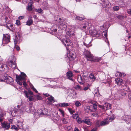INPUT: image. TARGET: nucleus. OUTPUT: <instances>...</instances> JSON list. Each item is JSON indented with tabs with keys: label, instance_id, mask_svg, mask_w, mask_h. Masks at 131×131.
Returning <instances> with one entry per match:
<instances>
[{
	"label": "nucleus",
	"instance_id": "412c9836",
	"mask_svg": "<svg viewBox=\"0 0 131 131\" xmlns=\"http://www.w3.org/2000/svg\"><path fill=\"white\" fill-rule=\"evenodd\" d=\"M101 2H100L101 4H102V5L103 8H108V4L105 2L104 0L103 1L102 0H101Z\"/></svg>",
	"mask_w": 131,
	"mask_h": 131
},
{
	"label": "nucleus",
	"instance_id": "cd10ccee",
	"mask_svg": "<svg viewBox=\"0 0 131 131\" xmlns=\"http://www.w3.org/2000/svg\"><path fill=\"white\" fill-rule=\"evenodd\" d=\"M88 73L87 72L84 71L83 73L82 77L85 80H86L88 77Z\"/></svg>",
	"mask_w": 131,
	"mask_h": 131
},
{
	"label": "nucleus",
	"instance_id": "4d7b16f0",
	"mask_svg": "<svg viewBox=\"0 0 131 131\" xmlns=\"http://www.w3.org/2000/svg\"><path fill=\"white\" fill-rule=\"evenodd\" d=\"M127 12L131 16V9H127Z\"/></svg>",
	"mask_w": 131,
	"mask_h": 131
},
{
	"label": "nucleus",
	"instance_id": "bf43d9fd",
	"mask_svg": "<svg viewBox=\"0 0 131 131\" xmlns=\"http://www.w3.org/2000/svg\"><path fill=\"white\" fill-rule=\"evenodd\" d=\"M16 24L17 25H19L20 24V21L18 20H17L16 21Z\"/></svg>",
	"mask_w": 131,
	"mask_h": 131
},
{
	"label": "nucleus",
	"instance_id": "e433bc0d",
	"mask_svg": "<svg viewBox=\"0 0 131 131\" xmlns=\"http://www.w3.org/2000/svg\"><path fill=\"white\" fill-rule=\"evenodd\" d=\"M61 120L62 121V122L63 124H67L68 123V121L67 119L64 118H62Z\"/></svg>",
	"mask_w": 131,
	"mask_h": 131
},
{
	"label": "nucleus",
	"instance_id": "aec40b11",
	"mask_svg": "<svg viewBox=\"0 0 131 131\" xmlns=\"http://www.w3.org/2000/svg\"><path fill=\"white\" fill-rule=\"evenodd\" d=\"M33 3L32 2H29L28 3V5L26 7V9L29 11H30L32 10V6Z\"/></svg>",
	"mask_w": 131,
	"mask_h": 131
},
{
	"label": "nucleus",
	"instance_id": "c85d7f7f",
	"mask_svg": "<svg viewBox=\"0 0 131 131\" xmlns=\"http://www.w3.org/2000/svg\"><path fill=\"white\" fill-rule=\"evenodd\" d=\"M59 105L60 106L63 107L69 106L68 103H60L59 104Z\"/></svg>",
	"mask_w": 131,
	"mask_h": 131
},
{
	"label": "nucleus",
	"instance_id": "5fc2aeb1",
	"mask_svg": "<svg viewBox=\"0 0 131 131\" xmlns=\"http://www.w3.org/2000/svg\"><path fill=\"white\" fill-rule=\"evenodd\" d=\"M11 129H14L15 130H17L18 129L17 127L14 125H13V126H12V127H11Z\"/></svg>",
	"mask_w": 131,
	"mask_h": 131
},
{
	"label": "nucleus",
	"instance_id": "680f3d73",
	"mask_svg": "<svg viewBox=\"0 0 131 131\" xmlns=\"http://www.w3.org/2000/svg\"><path fill=\"white\" fill-rule=\"evenodd\" d=\"M61 26H63L64 28H63V29L64 30V29H66L67 27V26L65 24H63V25H61Z\"/></svg>",
	"mask_w": 131,
	"mask_h": 131
},
{
	"label": "nucleus",
	"instance_id": "39448f33",
	"mask_svg": "<svg viewBox=\"0 0 131 131\" xmlns=\"http://www.w3.org/2000/svg\"><path fill=\"white\" fill-rule=\"evenodd\" d=\"M21 75H16V77L17 79L18 80L21 81L22 80L26 81V79H25L26 77H27L26 74L23 72H21Z\"/></svg>",
	"mask_w": 131,
	"mask_h": 131
},
{
	"label": "nucleus",
	"instance_id": "9d476101",
	"mask_svg": "<svg viewBox=\"0 0 131 131\" xmlns=\"http://www.w3.org/2000/svg\"><path fill=\"white\" fill-rule=\"evenodd\" d=\"M122 119L125 121L127 124H131V116L128 115L124 116Z\"/></svg>",
	"mask_w": 131,
	"mask_h": 131
},
{
	"label": "nucleus",
	"instance_id": "774afa93",
	"mask_svg": "<svg viewBox=\"0 0 131 131\" xmlns=\"http://www.w3.org/2000/svg\"><path fill=\"white\" fill-rule=\"evenodd\" d=\"M23 85L25 86H26V85H27V84L26 83V82H25V81H23Z\"/></svg>",
	"mask_w": 131,
	"mask_h": 131
},
{
	"label": "nucleus",
	"instance_id": "393cba45",
	"mask_svg": "<svg viewBox=\"0 0 131 131\" xmlns=\"http://www.w3.org/2000/svg\"><path fill=\"white\" fill-rule=\"evenodd\" d=\"M109 123L108 119H106L104 121H102L101 122V126H104L108 124Z\"/></svg>",
	"mask_w": 131,
	"mask_h": 131
},
{
	"label": "nucleus",
	"instance_id": "72a5a7b5",
	"mask_svg": "<svg viewBox=\"0 0 131 131\" xmlns=\"http://www.w3.org/2000/svg\"><path fill=\"white\" fill-rule=\"evenodd\" d=\"M101 122L100 120L97 121L95 123V126L96 127H99L101 125Z\"/></svg>",
	"mask_w": 131,
	"mask_h": 131
},
{
	"label": "nucleus",
	"instance_id": "f704fd0d",
	"mask_svg": "<svg viewBox=\"0 0 131 131\" xmlns=\"http://www.w3.org/2000/svg\"><path fill=\"white\" fill-rule=\"evenodd\" d=\"M35 10L36 12H37L40 13H43V10L40 8H39L38 9H35Z\"/></svg>",
	"mask_w": 131,
	"mask_h": 131
},
{
	"label": "nucleus",
	"instance_id": "c756f323",
	"mask_svg": "<svg viewBox=\"0 0 131 131\" xmlns=\"http://www.w3.org/2000/svg\"><path fill=\"white\" fill-rule=\"evenodd\" d=\"M99 32L95 30H94L91 31V35L92 36H94L99 35Z\"/></svg>",
	"mask_w": 131,
	"mask_h": 131
},
{
	"label": "nucleus",
	"instance_id": "c03bdc74",
	"mask_svg": "<svg viewBox=\"0 0 131 131\" xmlns=\"http://www.w3.org/2000/svg\"><path fill=\"white\" fill-rule=\"evenodd\" d=\"M115 118V116L114 115H112V116H110L109 118V119L110 121H112Z\"/></svg>",
	"mask_w": 131,
	"mask_h": 131
},
{
	"label": "nucleus",
	"instance_id": "9b49d317",
	"mask_svg": "<svg viewBox=\"0 0 131 131\" xmlns=\"http://www.w3.org/2000/svg\"><path fill=\"white\" fill-rule=\"evenodd\" d=\"M10 36L7 35H4L3 38V42L7 43L10 42Z\"/></svg>",
	"mask_w": 131,
	"mask_h": 131
},
{
	"label": "nucleus",
	"instance_id": "f3484780",
	"mask_svg": "<svg viewBox=\"0 0 131 131\" xmlns=\"http://www.w3.org/2000/svg\"><path fill=\"white\" fill-rule=\"evenodd\" d=\"M67 75L68 79L71 80L73 81V79L72 78L73 76V74L72 72L70 71L67 72Z\"/></svg>",
	"mask_w": 131,
	"mask_h": 131
},
{
	"label": "nucleus",
	"instance_id": "338daca9",
	"mask_svg": "<svg viewBox=\"0 0 131 131\" xmlns=\"http://www.w3.org/2000/svg\"><path fill=\"white\" fill-rule=\"evenodd\" d=\"M43 94L46 97H48L49 95V94L47 93H46L45 94L43 93Z\"/></svg>",
	"mask_w": 131,
	"mask_h": 131
},
{
	"label": "nucleus",
	"instance_id": "09e8293b",
	"mask_svg": "<svg viewBox=\"0 0 131 131\" xmlns=\"http://www.w3.org/2000/svg\"><path fill=\"white\" fill-rule=\"evenodd\" d=\"M31 88L32 89V90L35 92L36 93H38V91L36 90V89H35L34 86L32 85H31Z\"/></svg>",
	"mask_w": 131,
	"mask_h": 131
},
{
	"label": "nucleus",
	"instance_id": "ddd939ff",
	"mask_svg": "<svg viewBox=\"0 0 131 131\" xmlns=\"http://www.w3.org/2000/svg\"><path fill=\"white\" fill-rule=\"evenodd\" d=\"M84 54L87 60L89 61L90 60L89 59H90L93 56L92 54L90 53V52L87 50H86L84 51Z\"/></svg>",
	"mask_w": 131,
	"mask_h": 131
},
{
	"label": "nucleus",
	"instance_id": "0eeeda50",
	"mask_svg": "<svg viewBox=\"0 0 131 131\" xmlns=\"http://www.w3.org/2000/svg\"><path fill=\"white\" fill-rule=\"evenodd\" d=\"M99 106L100 108L105 110H108L111 108V104L107 103H105L103 106L99 105Z\"/></svg>",
	"mask_w": 131,
	"mask_h": 131
},
{
	"label": "nucleus",
	"instance_id": "7ed1b4c3",
	"mask_svg": "<svg viewBox=\"0 0 131 131\" xmlns=\"http://www.w3.org/2000/svg\"><path fill=\"white\" fill-rule=\"evenodd\" d=\"M119 94H116L115 95V97H116L117 99L119 100V99L122 98V96H124L127 95V94H129V92L127 90L124 91H119Z\"/></svg>",
	"mask_w": 131,
	"mask_h": 131
},
{
	"label": "nucleus",
	"instance_id": "6ab92c4d",
	"mask_svg": "<svg viewBox=\"0 0 131 131\" xmlns=\"http://www.w3.org/2000/svg\"><path fill=\"white\" fill-rule=\"evenodd\" d=\"M78 80L79 83L81 84H84V81H85L84 79L82 78V77L81 75L79 76L78 78Z\"/></svg>",
	"mask_w": 131,
	"mask_h": 131
},
{
	"label": "nucleus",
	"instance_id": "4468645a",
	"mask_svg": "<svg viewBox=\"0 0 131 131\" xmlns=\"http://www.w3.org/2000/svg\"><path fill=\"white\" fill-rule=\"evenodd\" d=\"M2 126L5 130L8 129L10 127V124L6 122L2 123Z\"/></svg>",
	"mask_w": 131,
	"mask_h": 131
},
{
	"label": "nucleus",
	"instance_id": "2eb2a0df",
	"mask_svg": "<svg viewBox=\"0 0 131 131\" xmlns=\"http://www.w3.org/2000/svg\"><path fill=\"white\" fill-rule=\"evenodd\" d=\"M101 57H94L93 55L91 58L89 59L90 60L89 61L94 62H97L100 61L101 60Z\"/></svg>",
	"mask_w": 131,
	"mask_h": 131
},
{
	"label": "nucleus",
	"instance_id": "37998d69",
	"mask_svg": "<svg viewBox=\"0 0 131 131\" xmlns=\"http://www.w3.org/2000/svg\"><path fill=\"white\" fill-rule=\"evenodd\" d=\"M59 24L61 25H63V21L64 20H62L61 19V18H59Z\"/></svg>",
	"mask_w": 131,
	"mask_h": 131
},
{
	"label": "nucleus",
	"instance_id": "6e6d98bb",
	"mask_svg": "<svg viewBox=\"0 0 131 131\" xmlns=\"http://www.w3.org/2000/svg\"><path fill=\"white\" fill-rule=\"evenodd\" d=\"M78 117L79 116H76L74 114H73V117L74 119H77Z\"/></svg>",
	"mask_w": 131,
	"mask_h": 131
},
{
	"label": "nucleus",
	"instance_id": "69168bd1",
	"mask_svg": "<svg viewBox=\"0 0 131 131\" xmlns=\"http://www.w3.org/2000/svg\"><path fill=\"white\" fill-rule=\"evenodd\" d=\"M89 88L88 86L85 87L83 89V90L84 91H86L88 90Z\"/></svg>",
	"mask_w": 131,
	"mask_h": 131
},
{
	"label": "nucleus",
	"instance_id": "20e7f679",
	"mask_svg": "<svg viewBox=\"0 0 131 131\" xmlns=\"http://www.w3.org/2000/svg\"><path fill=\"white\" fill-rule=\"evenodd\" d=\"M4 79L6 80L8 84H12L13 83L14 81L13 78L7 75L6 74L4 75Z\"/></svg>",
	"mask_w": 131,
	"mask_h": 131
},
{
	"label": "nucleus",
	"instance_id": "5701e85b",
	"mask_svg": "<svg viewBox=\"0 0 131 131\" xmlns=\"http://www.w3.org/2000/svg\"><path fill=\"white\" fill-rule=\"evenodd\" d=\"M126 75V74L123 72H117L116 74V75L117 77H123Z\"/></svg>",
	"mask_w": 131,
	"mask_h": 131
},
{
	"label": "nucleus",
	"instance_id": "e2e57ef3",
	"mask_svg": "<svg viewBox=\"0 0 131 131\" xmlns=\"http://www.w3.org/2000/svg\"><path fill=\"white\" fill-rule=\"evenodd\" d=\"M15 48L18 51H19L20 49V48L19 47L17 46H15Z\"/></svg>",
	"mask_w": 131,
	"mask_h": 131
},
{
	"label": "nucleus",
	"instance_id": "603ef678",
	"mask_svg": "<svg viewBox=\"0 0 131 131\" xmlns=\"http://www.w3.org/2000/svg\"><path fill=\"white\" fill-rule=\"evenodd\" d=\"M66 34L70 36L71 35H72L73 33L72 32H71L70 31H67L66 32Z\"/></svg>",
	"mask_w": 131,
	"mask_h": 131
},
{
	"label": "nucleus",
	"instance_id": "13d9d810",
	"mask_svg": "<svg viewBox=\"0 0 131 131\" xmlns=\"http://www.w3.org/2000/svg\"><path fill=\"white\" fill-rule=\"evenodd\" d=\"M19 81H20L19 80H18V79H17V80H16V81L17 83L19 85H22V83L21 82H20Z\"/></svg>",
	"mask_w": 131,
	"mask_h": 131
},
{
	"label": "nucleus",
	"instance_id": "c9c22d12",
	"mask_svg": "<svg viewBox=\"0 0 131 131\" xmlns=\"http://www.w3.org/2000/svg\"><path fill=\"white\" fill-rule=\"evenodd\" d=\"M47 99L49 101L51 102H54V97L51 96H50L49 97H48Z\"/></svg>",
	"mask_w": 131,
	"mask_h": 131
},
{
	"label": "nucleus",
	"instance_id": "0e129e2a",
	"mask_svg": "<svg viewBox=\"0 0 131 131\" xmlns=\"http://www.w3.org/2000/svg\"><path fill=\"white\" fill-rule=\"evenodd\" d=\"M128 98L129 99L131 100V92L129 93L128 94Z\"/></svg>",
	"mask_w": 131,
	"mask_h": 131
},
{
	"label": "nucleus",
	"instance_id": "de8ad7c7",
	"mask_svg": "<svg viewBox=\"0 0 131 131\" xmlns=\"http://www.w3.org/2000/svg\"><path fill=\"white\" fill-rule=\"evenodd\" d=\"M68 109L69 112H70L71 114H73V113L75 112L74 111L72 110L71 108H69Z\"/></svg>",
	"mask_w": 131,
	"mask_h": 131
},
{
	"label": "nucleus",
	"instance_id": "58836bf2",
	"mask_svg": "<svg viewBox=\"0 0 131 131\" xmlns=\"http://www.w3.org/2000/svg\"><path fill=\"white\" fill-rule=\"evenodd\" d=\"M18 38L17 36H15V38H14V43L15 45L17 43V41Z\"/></svg>",
	"mask_w": 131,
	"mask_h": 131
},
{
	"label": "nucleus",
	"instance_id": "a211bd4d",
	"mask_svg": "<svg viewBox=\"0 0 131 131\" xmlns=\"http://www.w3.org/2000/svg\"><path fill=\"white\" fill-rule=\"evenodd\" d=\"M24 93L25 94V96L27 98H28L29 97L28 94L30 95H33V92L30 90H28V92L26 91L25 90Z\"/></svg>",
	"mask_w": 131,
	"mask_h": 131
},
{
	"label": "nucleus",
	"instance_id": "ea45409f",
	"mask_svg": "<svg viewBox=\"0 0 131 131\" xmlns=\"http://www.w3.org/2000/svg\"><path fill=\"white\" fill-rule=\"evenodd\" d=\"M29 101H32L34 99V97L32 95H30L29 96L28 98Z\"/></svg>",
	"mask_w": 131,
	"mask_h": 131
},
{
	"label": "nucleus",
	"instance_id": "423d86ee",
	"mask_svg": "<svg viewBox=\"0 0 131 131\" xmlns=\"http://www.w3.org/2000/svg\"><path fill=\"white\" fill-rule=\"evenodd\" d=\"M15 58H13V60H10L8 62V65L13 69H16V64L15 62Z\"/></svg>",
	"mask_w": 131,
	"mask_h": 131
},
{
	"label": "nucleus",
	"instance_id": "864d4df0",
	"mask_svg": "<svg viewBox=\"0 0 131 131\" xmlns=\"http://www.w3.org/2000/svg\"><path fill=\"white\" fill-rule=\"evenodd\" d=\"M37 99L38 100H40L42 99V98L41 96L39 95H38L37 96Z\"/></svg>",
	"mask_w": 131,
	"mask_h": 131
},
{
	"label": "nucleus",
	"instance_id": "49530a36",
	"mask_svg": "<svg viewBox=\"0 0 131 131\" xmlns=\"http://www.w3.org/2000/svg\"><path fill=\"white\" fill-rule=\"evenodd\" d=\"M77 122L79 124H81L82 122V119L80 118H79L77 120Z\"/></svg>",
	"mask_w": 131,
	"mask_h": 131
},
{
	"label": "nucleus",
	"instance_id": "2f4dec72",
	"mask_svg": "<svg viewBox=\"0 0 131 131\" xmlns=\"http://www.w3.org/2000/svg\"><path fill=\"white\" fill-rule=\"evenodd\" d=\"M81 104V103L79 101H75V105L77 107L80 106Z\"/></svg>",
	"mask_w": 131,
	"mask_h": 131
},
{
	"label": "nucleus",
	"instance_id": "f03ea898",
	"mask_svg": "<svg viewBox=\"0 0 131 131\" xmlns=\"http://www.w3.org/2000/svg\"><path fill=\"white\" fill-rule=\"evenodd\" d=\"M59 39L61 40L65 46L67 50L68 49V48L67 47L69 46H71L72 45V43L70 42V40L68 39H62L59 38Z\"/></svg>",
	"mask_w": 131,
	"mask_h": 131
},
{
	"label": "nucleus",
	"instance_id": "4be33fe9",
	"mask_svg": "<svg viewBox=\"0 0 131 131\" xmlns=\"http://www.w3.org/2000/svg\"><path fill=\"white\" fill-rule=\"evenodd\" d=\"M115 81L118 85H121L122 84L123 80L120 78H116L115 79Z\"/></svg>",
	"mask_w": 131,
	"mask_h": 131
},
{
	"label": "nucleus",
	"instance_id": "8fccbe9b",
	"mask_svg": "<svg viewBox=\"0 0 131 131\" xmlns=\"http://www.w3.org/2000/svg\"><path fill=\"white\" fill-rule=\"evenodd\" d=\"M76 18L77 19L80 20H83L84 19L83 18L79 16L76 17Z\"/></svg>",
	"mask_w": 131,
	"mask_h": 131
},
{
	"label": "nucleus",
	"instance_id": "052dcab7",
	"mask_svg": "<svg viewBox=\"0 0 131 131\" xmlns=\"http://www.w3.org/2000/svg\"><path fill=\"white\" fill-rule=\"evenodd\" d=\"M76 88L77 89H80V90H81V87L79 85H77Z\"/></svg>",
	"mask_w": 131,
	"mask_h": 131
},
{
	"label": "nucleus",
	"instance_id": "f257e3e1",
	"mask_svg": "<svg viewBox=\"0 0 131 131\" xmlns=\"http://www.w3.org/2000/svg\"><path fill=\"white\" fill-rule=\"evenodd\" d=\"M17 109H15L13 110L11 113L12 115L13 116L15 115L14 114V113H17L18 114H20L23 113L26 110H25V107H23L21 105H18L17 106Z\"/></svg>",
	"mask_w": 131,
	"mask_h": 131
},
{
	"label": "nucleus",
	"instance_id": "a19ab883",
	"mask_svg": "<svg viewBox=\"0 0 131 131\" xmlns=\"http://www.w3.org/2000/svg\"><path fill=\"white\" fill-rule=\"evenodd\" d=\"M58 110L60 111L61 114L62 115L63 117H64V111L61 109H59Z\"/></svg>",
	"mask_w": 131,
	"mask_h": 131
},
{
	"label": "nucleus",
	"instance_id": "a878e982",
	"mask_svg": "<svg viewBox=\"0 0 131 131\" xmlns=\"http://www.w3.org/2000/svg\"><path fill=\"white\" fill-rule=\"evenodd\" d=\"M23 123L21 122L18 121L17 122V125L19 129H22L23 128Z\"/></svg>",
	"mask_w": 131,
	"mask_h": 131
},
{
	"label": "nucleus",
	"instance_id": "79ce46f5",
	"mask_svg": "<svg viewBox=\"0 0 131 131\" xmlns=\"http://www.w3.org/2000/svg\"><path fill=\"white\" fill-rule=\"evenodd\" d=\"M127 88L126 86L125 85H122V89L120 90L119 91L126 90V89Z\"/></svg>",
	"mask_w": 131,
	"mask_h": 131
},
{
	"label": "nucleus",
	"instance_id": "1a4fd4ad",
	"mask_svg": "<svg viewBox=\"0 0 131 131\" xmlns=\"http://www.w3.org/2000/svg\"><path fill=\"white\" fill-rule=\"evenodd\" d=\"M29 109H28L27 108L26 109L25 108V110H26L25 111H26L28 113L31 112L34 115L36 110L34 107H32V105H31L30 104H29Z\"/></svg>",
	"mask_w": 131,
	"mask_h": 131
},
{
	"label": "nucleus",
	"instance_id": "f8f14e48",
	"mask_svg": "<svg viewBox=\"0 0 131 131\" xmlns=\"http://www.w3.org/2000/svg\"><path fill=\"white\" fill-rule=\"evenodd\" d=\"M68 57L71 60L74 59L76 57L75 53L72 51L70 52L68 54Z\"/></svg>",
	"mask_w": 131,
	"mask_h": 131
},
{
	"label": "nucleus",
	"instance_id": "473e14b6",
	"mask_svg": "<svg viewBox=\"0 0 131 131\" xmlns=\"http://www.w3.org/2000/svg\"><path fill=\"white\" fill-rule=\"evenodd\" d=\"M89 77L90 79H92L93 81L95 80L96 79L95 77L94 76V74L92 73L90 74Z\"/></svg>",
	"mask_w": 131,
	"mask_h": 131
},
{
	"label": "nucleus",
	"instance_id": "3c124183",
	"mask_svg": "<svg viewBox=\"0 0 131 131\" xmlns=\"http://www.w3.org/2000/svg\"><path fill=\"white\" fill-rule=\"evenodd\" d=\"M117 17L118 19L122 20L124 18V17L121 15H118L117 16Z\"/></svg>",
	"mask_w": 131,
	"mask_h": 131
},
{
	"label": "nucleus",
	"instance_id": "a18cd8bd",
	"mask_svg": "<svg viewBox=\"0 0 131 131\" xmlns=\"http://www.w3.org/2000/svg\"><path fill=\"white\" fill-rule=\"evenodd\" d=\"M107 30H105V31H104L102 33L103 35H104V36L105 37H106V39H107Z\"/></svg>",
	"mask_w": 131,
	"mask_h": 131
},
{
	"label": "nucleus",
	"instance_id": "4c0bfd02",
	"mask_svg": "<svg viewBox=\"0 0 131 131\" xmlns=\"http://www.w3.org/2000/svg\"><path fill=\"white\" fill-rule=\"evenodd\" d=\"M119 9V7L118 6H114L113 7V9L114 11H117Z\"/></svg>",
	"mask_w": 131,
	"mask_h": 131
},
{
	"label": "nucleus",
	"instance_id": "7c9ffc66",
	"mask_svg": "<svg viewBox=\"0 0 131 131\" xmlns=\"http://www.w3.org/2000/svg\"><path fill=\"white\" fill-rule=\"evenodd\" d=\"M82 121L83 122L88 125H90L91 124V123L89 119H85L83 120Z\"/></svg>",
	"mask_w": 131,
	"mask_h": 131
},
{
	"label": "nucleus",
	"instance_id": "bb28decb",
	"mask_svg": "<svg viewBox=\"0 0 131 131\" xmlns=\"http://www.w3.org/2000/svg\"><path fill=\"white\" fill-rule=\"evenodd\" d=\"M1 67V69H2V70H3L7 68V66L5 64L3 63H1L0 64V67Z\"/></svg>",
	"mask_w": 131,
	"mask_h": 131
},
{
	"label": "nucleus",
	"instance_id": "b1692460",
	"mask_svg": "<svg viewBox=\"0 0 131 131\" xmlns=\"http://www.w3.org/2000/svg\"><path fill=\"white\" fill-rule=\"evenodd\" d=\"M33 22V21L32 19V17H30L26 22V25L28 26H30L32 24Z\"/></svg>",
	"mask_w": 131,
	"mask_h": 131
},
{
	"label": "nucleus",
	"instance_id": "6e6552de",
	"mask_svg": "<svg viewBox=\"0 0 131 131\" xmlns=\"http://www.w3.org/2000/svg\"><path fill=\"white\" fill-rule=\"evenodd\" d=\"M45 111H47L45 113H44V112H42V111L41 109H38L37 110V112H35L34 115L36 117H37L39 116V115H42L43 114H46L48 113V111L47 109L45 110Z\"/></svg>",
	"mask_w": 131,
	"mask_h": 131
},
{
	"label": "nucleus",
	"instance_id": "dca6fc26",
	"mask_svg": "<svg viewBox=\"0 0 131 131\" xmlns=\"http://www.w3.org/2000/svg\"><path fill=\"white\" fill-rule=\"evenodd\" d=\"M97 107V105L94 104L92 105L90 107H88L87 108L92 111H95L96 110Z\"/></svg>",
	"mask_w": 131,
	"mask_h": 131
}]
</instances>
